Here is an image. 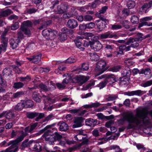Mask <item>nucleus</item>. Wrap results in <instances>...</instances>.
Listing matches in <instances>:
<instances>
[{
    "label": "nucleus",
    "mask_w": 152,
    "mask_h": 152,
    "mask_svg": "<svg viewBox=\"0 0 152 152\" xmlns=\"http://www.w3.org/2000/svg\"><path fill=\"white\" fill-rule=\"evenodd\" d=\"M67 9V7L66 5L62 4L57 6L56 12L57 14H62L64 13Z\"/></svg>",
    "instance_id": "19"
},
{
    "label": "nucleus",
    "mask_w": 152,
    "mask_h": 152,
    "mask_svg": "<svg viewBox=\"0 0 152 152\" xmlns=\"http://www.w3.org/2000/svg\"><path fill=\"white\" fill-rule=\"evenodd\" d=\"M12 13V11L9 9L5 10H1L0 11V18L7 17Z\"/></svg>",
    "instance_id": "21"
},
{
    "label": "nucleus",
    "mask_w": 152,
    "mask_h": 152,
    "mask_svg": "<svg viewBox=\"0 0 152 152\" xmlns=\"http://www.w3.org/2000/svg\"><path fill=\"white\" fill-rule=\"evenodd\" d=\"M111 29L113 30H118L122 28V26L120 25L116 24L111 25Z\"/></svg>",
    "instance_id": "52"
},
{
    "label": "nucleus",
    "mask_w": 152,
    "mask_h": 152,
    "mask_svg": "<svg viewBox=\"0 0 152 152\" xmlns=\"http://www.w3.org/2000/svg\"><path fill=\"white\" fill-rule=\"evenodd\" d=\"M99 23L97 24V27L100 31H102L106 27L104 26V25L102 24L101 23L99 22Z\"/></svg>",
    "instance_id": "59"
},
{
    "label": "nucleus",
    "mask_w": 152,
    "mask_h": 152,
    "mask_svg": "<svg viewBox=\"0 0 152 152\" xmlns=\"http://www.w3.org/2000/svg\"><path fill=\"white\" fill-rule=\"evenodd\" d=\"M33 25L32 23L30 20H28L23 22L22 23V25L21 27H24L25 28L32 27Z\"/></svg>",
    "instance_id": "33"
},
{
    "label": "nucleus",
    "mask_w": 152,
    "mask_h": 152,
    "mask_svg": "<svg viewBox=\"0 0 152 152\" xmlns=\"http://www.w3.org/2000/svg\"><path fill=\"white\" fill-rule=\"evenodd\" d=\"M122 68V66L120 65H118L114 66L110 69V70L113 72H117L119 71L120 69Z\"/></svg>",
    "instance_id": "46"
},
{
    "label": "nucleus",
    "mask_w": 152,
    "mask_h": 152,
    "mask_svg": "<svg viewBox=\"0 0 152 152\" xmlns=\"http://www.w3.org/2000/svg\"><path fill=\"white\" fill-rule=\"evenodd\" d=\"M97 120L96 119L89 118L87 119L85 121V124L88 126L94 127L97 124Z\"/></svg>",
    "instance_id": "17"
},
{
    "label": "nucleus",
    "mask_w": 152,
    "mask_h": 152,
    "mask_svg": "<svg viewBox=\"0 0 152 152\" xmlns=\"http://www.w3.org/2000/svg\"><path fill=\"white\" fill-rule=\"evenodd\" d=\"M60 40L61 41H63L67 39V36L66 34L62 33L60 35Z\"/></svg>",
    "instance_id": "64"
},
{
    "label": "nucleus",
    "mask_w": 152,
    "mask_h": 152,
    "mask_svg": "<svg viewBox=\"0 0 152 152\" xmlns=\"http://www.w3.org/2000/svg\"><path fill=\"white\" fill-rule=\"evenodd\" d=\"M81 68L83 70H87L89 68V65L87 63H83L82 64Z\"/></svg>",
    "instance_id": "58"
},
{
    "label": "nucleus",
    "mask_w": 152,
    "mask_h": 152,
    "mask_svg": "<svg viewBox=\"0 0 152 152\" xmlns=\"http://www.w3.org/2000/svg\"><path fill=\"white\" fill-rule=\"evenodd\" d=\"M27 135V133L26 132H24L23 131H19L13 130L12 131L11 133L12 137H14L15 136L18 135H19V137H19L20 136H23L24 138Z\"/></svg>",
    "instance_id": "15"
},
{
    "label": "nucleus",
    "mask_w": 152,
    "mask_h": 152,
    "mask_svg": "<svg viewBox=\"0 0 152 152\" xmlns=\"http://www.w3.org/2000/svg\"><path fill=\"white\" fill-rule=\"evenodd\" d=\"M84 16V21H90L93 20V17L91 15H87Z\"/></svg>",
    "instance_id": "53"
},
{
    "label": "nucleus",
    "mask_w": 152,
    "mask_h": 152,
    "mask_svg": "<svg viewBox=\"0 0 152 152\" xmlns=\"http://www.w3.org/2000/svg\"><path fill=\"white\" fill-rule=\"evenodd\" d=\"M130 81V78L129 77H120L119 80V83L121 85H128Z\"/></svg>",
    "instance_id": "28"
},
{
    "label": "nucleus",
    "mask_w": 152,
    "mask_h": 152,
    "mask_svg": "<svg viewBox=\"0 0 152 152\" xmlns=\"http://www.w3.org/2000/svg\"><path fill=\"white\" fill-rule=\"evenodd\" d=\"M25 107L23 102L18 103L15 107L14 109L16 110H21Z\"/></svg>",
    "instance_id": "37"
},
{
    "label": "nucleus",
    "mask_w": 152,
    "mask_h": 152,
    "mask_svg": "<svg viewBox=\"0 0 152 152\" xmlns=\"http://www.w3.org/2000/svg\"><path fill=\"white\" fill-rule=\"evenodd\" d=\"M86 28L91 29L94 27L95 24L94 23L90 22L86 24Z\"/></svg>",
    "instance_id": "60"
},
{
    "label": "nucleus",
    "mask_w": 152,
    "mask_h": 152,
    "mask_svg": "<svg viewBox=\"0 0 152 152\" xmlns=\"http://www.w3.org/2000/svg\"><path fill=\"white\" fill-rule=\"evenodd\" d=\"M152 85V80L146 81L145 83L142 84V86L146 87L150 86Z\"/></svg>",
    "instance_id": "57"
},
{
    "label": "nucleus",
    "mask_w": 152,
    "mask_h": 152,
    "mask_svg": "<svg viewBox=\"0 0 152 152\" xmlns=\"http://www.w3.org/2000/svg\"><path fill=\"white\" fill-rule=\"evenodd\" d=\"M38 123H35L30 126H28L26 127L24 129V132H26L27 133V132L30 133L32 132L33 130L35 129Z\"/></svg>",
    "instance_id": "23"
},
{
    "label": "nucleus",
    "mask_w": 152,
    "mask_h": 152,
    "mask_svg": "<svg viewBox=\"0 0 152 152\" xmlns=\"http://www.w3.org/2000/svg\"><path fill=\"white\" fill-rule=\"evenodd\" d=\"M24 94V92L22 91L17 92L13 94V95L11 96L12 99H16L18 98Z\"/></svg>",
    "instance_id": "30"
},
{
    "label": "nucleus",
    "mask_w": 152,
    "mask_h": 152,
    "mask_svg": "<svg viewBox=\"0 0 152 152\" xmlns=\"http://www.w3.org/2000/svg\"><path fill=\"white\" fill-rule=\"evenodd\" d=\"M20 42L19 39H11L10 40V43L11 47L13 49L16 48L18 45V43Z\"/></svg>",
    "instance_id": "22"
},
{
    "label": "nucleus",
    "mask_w": 152,
    "mask_h": 152,
    "mask_svg": "<svg viewBox=\"0 0 152 152\" xmlns=\"http://www.w3.org/2000/svg\"><path fill=\"white\" fill-rule=\"evenodd\" d=\"M5 116L7 119H10L12 118L15 116V114L13 111L10 110L8 112L6 111Z\"/></svg>",
    "instance_id": "31"
},
{
    "label": "nucleus",
    "mask_w": 152,
    "mask_h": 152,
    "mask_svg": "<svg viewBox=\"0 0 152 152\" xmlns=\"http://www.w3.org/2000/svg\"><path fill=\"white\" fill-rule=\"evenodd\" d=\"M1 44L3 46L7 47L8 40L6 37H1Z\"/></svg>",
    "instance_id": "51"
},
{
    "label": "nucleus",
    "mask_w": 152,
    "mask_h": 152,
    "mask_svg": "<svg viewBox=\"0 0 152 152\" xmlns=\"http://www.w3.org/2000/svg\"><path fill=\"white\" fill-rule=\"evenodd\" d=\"M2 74L4 77H10L12 75V69L9 67L5 68L3 69Z\"/></svg>",
    "instance_id": "18"
},
{
    "label": "nucleus",
    "mask_w": 152,
    "mask_h": 152,
    "mask_svg": "<svg viewBox=\"0 0 152 152\" xmlns=\"http://www.w3.org/2000/svg\"><path fill=\"white\" fill-rule=\"evenodd\" d=\"M55 135L46 136L45 140L50 145L53 144L55 141L59 140L62 137V136L56 132H54Z\"/></svg>",
    "instance_id": "5"
},
{
    "label": "nucleus",
    "mask_w": 152,
    "mask_h": 152,
    "mask_svg": "<svg viewBox=\"0 0 152 152\" xmlns=\"http://www.w3.org/2000/svg\"><path fill=\"white\" fill-rule=\"evenodd\" d=\"M19 27V23L18 22H16L12 26L11 29L12 30H15L17 29Z\"/></svg>",
    "instance_id": "56"
},
{
    "label": "nucleus",
    "mask_w": 152,
    "mask_h": 152,
    "mask_svg": "<svg viewBox=\"0 0 152 152\" xmlns=\"http://www.w3.org/2000/svg\"><path fill=\"white\" fill-rule=\"evenodd\" d=\"M77 60L76 58L74 56H71L68 58L66 60V62L71 64L75 62Z\"/></svg>",
    "instance_id": "49"
},
{
    "label": "nucleus",
    "mask_w": 152,
    "mask_h": 152,
    "mask_svg": "<svg viewBox=\"0 0 152 152\" xmlns=\"http://www.w3.org/2000/svg\"><path fill=\"white\" fill-rule=\"evenodd\" d=\"M128 21L127 20H124L122 22V24L124 26L126 29H129L130 27V26L128 25Z\"/></svg>",
    "instance_id": "61"
},
{
    "label": "nucleus",
    "mask_w": 152,
    "mask_h": 152,
    "mask_svg": "<svg viewBox=\"0 0 152 152\" xmlns=\"http://www.w3.org/2000/svg\"><path fill=\"white\" fill-rule=\"evenodd\" d=\"M67 26L70 28L74 29L78 26V23L76 20L74 19H70L68 20Z\"/></svg>",
    "instance_id": "12"
},
{
    "label": "nucleus",
    "mask_w": 152,
    "mask_h": 152,
    "mask_svg": "<svg viewBox=\"0 0 152 152\" xmlns=\"http://www.w3.org/2000/svg\"><path fill=\"white\" fill-rule=\"evenodd\" d=\"M54 117V115L53 114H50L47 116L44 120V122L48 121L53 119Z\"/></svg>",
    "instance_id": "55"
},
{
    "label": "nucleus",
    "mask_w": 152,
    "mask_h": 152,
    "mask_svg": "<svg viewBox=\"0 0 152 152\" xmlns=\"http://www.w3.org/2000/svg\"><path fill=\"white\" fill-rule=\"evenodd\" d=\"M56 85L57 88L59 89H64L66 87V86L62 83V84L60 83H57Z\"/></svg>",
    "instance_id": "63"
},
{
    "label": "nucleus",
    "mask_w": 152,
    "mask_h": 152,
    "mask_svg": "<svg viewBox=\"0 0 152 152\" xmlns=\"http://www.w3.org/2000/svg\"><path fill=\"white\" fill-rule=\"evenodd\" d=\"M57 34L56 31L51 29V31H49L48 39H53L56 37Z\"/></svg>",
    "instance_id": "36"
},
{
    "label": "nucleus",
    "mask_w": 152,
    "mask_h": 152,
    "mask_svg": "<svg viewBox=\"0 0 152 152\" xmlns=\"http://www.w3.org/2000/svg\"><path fill=\"white\" fill-rule=\"evenodd\" d=\"M98 16L100 19L97 20V22H100L102 24L104 25V26H106L109 23L108 20L106 19L104 17L102 16H101L98 15Z\"/></svg>",
    "instance_id": "29"
},
{
    "label": "nucleus",
    "mask_w": 152,
    "mask_h": 152,
    "mask_svg": "<svg viewBox=\"0 0 152 152\" xmlns=\"http://www.w3.org/2000/svg\"><path fill=\"white\" fill-rule=\"evenodd\" d=\"M90 55L91 56V58L92 60L94 61H97L99 59V56L96 53H89Z\"/></svg>",
    "instance_id": "44"
},
{
    "label": "nucleus",
    "mask_w": 152,
    "mask_h": 152,
    "mask_svg": "<svg viewBox=\"0 0 152 152\" xmlns=\"http://www.w3.org/2000/svg\"><path fill=\"white\" fill-rule=\"evenodd\" d=\"M91 48L93 49L95 51H98L101 50L102 47V44L100 42L97 40H94L93 39L92 42H91Z\"/></svg>",
    "instance_id": "9"
},
{
    "label": "nucleus",
    "mask_w": 152,
    "mask_h": 152,
    "mask_svg": "<svg viewBox=\"0 0 152 152\" xmlns=\"http://www.w3.org/2000/svg\"><path fill=\"white\" fill-rule=\"evenodd\" d=\"M82 38L80 36H78L74 40L75 44L77 47L79 48L81 50L83 51L84 48L82 46Z\"/></svg>",
    "instance_id": "14"
},
{
    "label": "nucleus",
    "mask_w": 152,
    "mask_h": 152,
    "mask_svg": "<svg viewBox=\"0 0 152 152\" xmlns=\"http://www.w3.org/2000/svg\"><path fill=\"white\" fill-rule=\"evenodd\" d=\"M24 84L21 82H17L13 84V87L15 89H19L23 87Z\"/></svg>",
    "instance_id": "38"
},
{
    "label": "nucleus",
    "mask_w": 152,
    "mask_h": 152,
    "mask_svg": "<svg viewBox=\"0 0 152 152\" xmlns=\"http://www.w3.org/2000/svg\"><path fill=\"white\" fill-rule=\"evenodd\" d=\"M19 78L20 80L21 81H24L26 80L30 81L31 79L30 76L28 75H27L25 77H19Z\"/></svg>",
    "instance_id": "54"
},
{
    "label": "nucleus",
    "mask_w": 152,
    "mask_h": 152,
    "mask_svg": "<svg viewBox=\"0 0 152 152\" xmlns=\"http://www.w3.org/2000/svg\"><path fill=\"white\" fill-rule=\"evenodd\" d=\"M20 30L24 33V34L28 37H29L31 35V31L30 29L24 27H21Z\"/></svg>",
    "instance_id": "35"
},
{
    "label": "nucleus",
    "mask_w": 152,
    "mask_h": 152,
    "mask_svg": "<svg viewBox=\"0 0 152 152\" xmlns=\"http://www.w3.org/2000/svg\"><path fill=\"white\" fill-rule=\"evenodd\" d=\"M71 113L76 114L78 116H83L87 112L86 110H81L80 109H72L69 110Z\"/></svg>",
    "instance_id": "16"
},
{
    "label": "nucleus",
    "mask_w": 152,
    "mask_h": 152,
    "mask_svg": "<svg viewBox=\"0 0 152 152\" xmlns=\"http://www.w3.org/2000/svg\"><path fill=\"white\" fill-rule=\"evenodd\" d=\"M51 23L52 21L51 20H47L44 22L42 23L41 26L38 28V29H41L45 28L51 24Z\"/></svg>",
    "instance_id": "32"
},
{
    "label": "nucleus",
    "mask_w": 152,
    "mask_h": 152,
    "mask_svg": "<svg viewBox=\"0 0 152 152\" xmlns=\"http://www.w3.org/2000/svg\"><path fill=\"white\" fill-rule=\"evenodd\" d=\"M131 74L130 69L126 66L121 71V75L123 77H129Z\"/></svg>",
    "instance_id": "24"
},
{
    "label": "nucleus",
    "mask_w": 152,
    "mask_h": 152,
    "mask_svg": "<svg viewBox=\"0 0 152 152\" xmlns=\"http://www.w3.org/2000/svg\"><path fill=\"white\" fill-rule=\"evenodd\" d=\"M114 121L113 120H110L107 122L105 124V126L107 128H110L111 126L114 123Z\"/></svg>",
    "instance_id": "62"
},
{
    "label": "nucleus",
    "mask_w": 152,
    "mask_h": 152,
    "mask_svg": "<svg viewBox=\"0 0 152 152\" xmlns=\"http://www.w3.org/2000/svg\"><path fill=\"white\" fill-rule=\"evenodd\" d=\"M42 54L40 53H38L31 56L26 58L29 61H31L34 64H37L39 63L41 59Z\"/></svg>",
    "instance_id": "8"
},
{
    "label": "nucleus",
    "mask_w": 152,
    "mask_h": 152,
    "mask_svg": "<svg viewBox=\"0 0 152 152\" xmlns=\"http://www.w3.org/2000/svg\"><path fill=\"white\" fill-rule=\"evenodd\" d=\"M99 37L101 39H104L108 38H117L118 37L115 33L111 34V33L108 32L101 34L99 36Z\"/></svg>",
    "instance_id": "10"
},
{
    "label": "nucleus",
    "mask_w": 152,
    "mask_h": 152,
    "mask_svg": "<svg viewBox=\"0 0 152 152\" xmlns=\"http://www.w3.org/2000/svg\"><path fill=\"white\" fill-rule=\"evenodd\" d=\"M37 11V9L34 8H32L27 9L25 12L27 14H31L32 13H34L36 12Z\"/></svg>",
    "instance_id": "50"
},
{
    "label": "nucleus",
    "mask_w": 152,
    "mask_h": 152,
    "mask_svg": "<svg viewBox=\"0 0 152 152\" xmlns=\"http://www.w3.org/2000/svg\"><path fill=\"white\" fill-rule=\"evenodd\" d=\"M39 86L41 89H42L45 91H49L51 90L50 88L47 87L46 85L43 84H40L39 85Z\"/></svg>",
    "instance_id": "48"
},
{
    "label": "nucleus",
    "mask_w": 152,
    "mask_h": 152,
    "mask_svg": "<svg viewBox=\"0 0 152 152\" xmlns=\"http://www.w3.org/2000/svg\"><path fill=\"white\" fill-rule=\"evenodd\" d=\"M89 79L88 77L84 76H76L72 79L73 83H77L80 86L82 85Z\"/></svg>",
    "instance_id": "7"
},
{
    "label": "nucleus",
    "mask_w": 152,
    "mask_h": 152,
    "mask_svg": "<svg viewBox=\"0 0 152 152\" xmlns=\"http://www.w3.org/2000/svg\"><path fill=\"white\" fill-rule=\"evenodd\" d=\"M131 20L132 23L135 24L138 23L139 19L137 16L133 15L132 16Z\"/></svg>",
    "instance_id": "45"
},
{
    "label": "nucleus",
    "mask_w": 152,
    "mask_h": 152,
    "mask_svg": "<svg viewBox=\"0 0 152 152\" xmlns=\"http://www.w3.org/2000/svg\"><path fill=\"white\" fill-rule=\"evenodd\" d=\"M106 65V62L104 60H101L97 62L95 70L98 72L99 75L102 74L107 69L105 68Z\"/></svg>",
    "instance_id": "6"
},
{
    "label": "nucleus",
    "mask_w": 152,
    "mask_h": 152,
    "mask_svg": "<svg viewBox=\"0 0 152 152\" xmlns=\"http://www.w3.org/2000/svg\"><path fill=\"white\" fill-rule=\"evenodd\" d=\"M143 91L140 90L132 91L131 92H126V95L129 96H132L134 95L141 96L143 94Z\"/></svg>",
    "instance_id": "25"
},
{
    "label": "nucleus",
    "mask_w": 152,
    "mask_h": 152,
    "mask_svg": "<svg viewBox=\"0 0 152 152\" xmlns=\"http://www.w3.org/2000/svg\"><path fill=\"white\" fill-rule=\"evenodd\" d=\"M25 107L26 108L31 107H32L34 105L33 102L31 100H28L24 103Z\"/></svg>",
    "instance_id": "34"
},
{
    "label": "nucleus",
    "mask_w": 152,
    "mask_h": 152,
    "mask_svg": "<svg viewBox=\"0 0 152 152\" xmlns=\"http://www.w3.org/2000/svg\"><path fill=\"white\" fill-rule=\"evenodd\" d=\"M23 139V137L20 136L18 137L16 140L11 141L7 143V146L11 145L10 147L11 149H13V152H17L18 149V143L22 141Z\"/></svg>",
    "instance_id": "2"
},
{
    "label": "nucleus",
    "mask_w": 152,
    "mask_h": 152,
    "mask_svg": "<svg viewBox=\"0 0 152 152\" xmlns=\"http://www.w3.org/2000/svg\"><path fill=\"white\" fill-rule=\"evenodd\" d=\"M108 82V80H107V79H105L99 83L98 87L100 89H102L106 86Z\"/></svg>",
    "instance_id": "39"
},
{
    "label": "nucleus",
    "mask_w": 152,
    "mask_h": 152,
    "mask_svg": "<svg viewBox=\"0 0 152 152\" xmlns=\"http://www.w3.org/2000/svg\"><path fill=\"white\" fill-rule=\"evenodd\" d=\"M85 119L82 117H77L74 121V124L72 125V128H75L80 127L82 126V123Z\"/></svg>",
    "instance_id": "11"
},
{
    "label": "nucleus",
    "mask_w": 152,
    "mask_h": 152,
    "mask_svg": "<svg viewBox=\"0 0 152 152\" xmlns=\"http://www.w3.org/2000/svg\"><path fill=\"white\" fill-rule=\"evenodd\" d=\"M118 98L117 95H112L105 99L107 101H112Z\"/></svg>",
    "instance_id": "43"
},
{
    "label": "nucleus",
    "mask_w": 152,
    "mask_h": 152,
    "mask_svg": "<svg viewBox=\"0 0 152 152\" xmlns=\"http://www.w3.org/2000/svg\"><path fill=\"white\" fill-rule=\"evenodd\" d=\"M110 148L111 150H115V152H122V151L119 146L117 145H111L110 146Z\"/></svg>",
    "instance_id": "42"
},
{
    "label": "nucleus",
    "mask_w": 152,
    "mask_h": 152,
    "mask_svg": "<svg viewBox=\"0 0 152 152\" xmlns=\"http://www.w3.org/2000/svg\"><path fill=\"white\" fill-rule=\"evenodd\" d=\"M39 94L37 91H34L33 93V99L37 102L39 103L41 101V99L39 97Z\"/></svg>",
    "instance_id": "27"
},
{
    "label": "nucleus",
    "mask_w": 152,
    "mask_h": 152,
    "mask_svg": "<svg viewBox=\"0 0 152 152\" xmlns=\"http://www.w3.org/2000/svg\"><path fill=\"white\" fill-rule=\"evenodd\" d=\"M138 41H136L135 39L133 38H130L125 43L126 45H129L130 44L132 47L135 48L139 46V44Z\"/></svg>",
    "instance_id": "13"
},
{
    "label": "nucleus",
    "mask_w": 152,
    "mask_h": 152,
    "mask_svg": "<svg viewBox=\"0 0 152 152\" xmlns=\"http://www.w3.org/2000/svg\"><path fill=\"white\" fill-rule=\"evenodd\" d=\"M148 114L152 117V110H138L137 111L135 116L132 113H127L124 116L123 118L118 121L120 124L123 125L125 121H127L128 123L126 127L127 130L134 128V124L142 126L148 125L150 123L149 118L147 116Z\"/></svg>",
    "instance_id": "1"
},
{
    "label": "nucleus",
    "mask_w": 152,
    "mask_h": 152,
    "mask_svg": "<svg viewBox=\"0 0 152 152\" xmlns=\"http://www.w3.org/2000/svg\"><path fill=\"white\" fill-rule=\"evenodd\" d=\"M33 149L34 151L39 152L41 150V147L39 143H37L34 145Z\"/></svg>",
    "instance_id": "47"
},
{
    "label": "nucleus",
    "mask_w": 152,
    "mask_h": 152,
    "mask_svg": "<svg viewBox=\"0 0 152 152\" xmlns=\"http://www.w3.org/2000/svg\"><path fill=\"white\" fill-rule=\"evenodd\" d=\"M26 117L29 119H32L37 117L35 119L36 121H39V120L45 116V114L42 113H39L36 112H28L26 114Z\"/></svg>",
    "instance_id": "4"
},
{
    "label": "nucleus",
    "mask_w": 152,
    "mask_h": 152,
    "mask_svg": "<svg viewBox=\"0 0 152 152\" xmlns=\"http://www.w3.org/2000/svg\"><path fill=\"white\" fill-rule=\"evenodd\" d=\"M137 37L134 38L136 41H142L144 39V37H143V34L141 33H137Z\"/></svg>",
    "instance_id": "41"
},
{
    "label": "nucleus",
    "mask_w": 152,
    "mask_h": 152,
    "mask_svg": "<svg viewBox=\"0 0 152 152\" xmlns=\"http://www.w3.org/2000/svg\"><path fill=\"white\" fill-rule=\"evenodd\" d=\"M55 125V124H53L50 125H48L46 126L43 129L39 131L40 133H42L44 132H45L44 135L45 137L48 136H53L55 131L56 130L55 128H51V127L54 126Z\"/></svg>",
    "instance_id": "3"
},
{
    "label": "nucleus",
    "mask_w": 152,
    "mask_h": 152,
    "mask_svg": "<svg viewBox=\"0 0 152 152\" xmlns=\"http://www.w3.org/2000/svg\"><path fill=\"white\" fill-rule=\"evenodd\" d=\"M108 76L109 77L107 78V80H108V83L110 84H112L118 81L113 74H110L108 75Z\"/></svg>",
    "instance_id": "26"
},
{
    "label": "nucleus",
    "mask_w": 152,
    "mask_h": 152,
    "mask_svg": "<svg viewBox=\"0 0 152 152\" xmlns=\"http://www.w3.org/2000/svg\"><path fill=\"white\" fill-rule=\"evenodd\" d=\"M59 126V130L61 131L65 132L69 129V126L67 124L64 122H60L58 124Z\"/></svg>",
    "instance_id": "20"
},
{
    "label": "nucleus",
    "mask_w": 152,
    "mask_h": 152,
    "mask_svg": "<svg viewBox=\"0 0 152 152\" xmlns=\"http://www.w3.org/2000/svg\"><path fill=\"white\" fill-rule=\"evenodd\" d=\"M51 31V29L49 28L48 29H45L44 30L42 31V34L43 36L46 38V39H48V37L49 34V31Z\"/></svg>",
    "instance_id": "40"
}]
</instances>
